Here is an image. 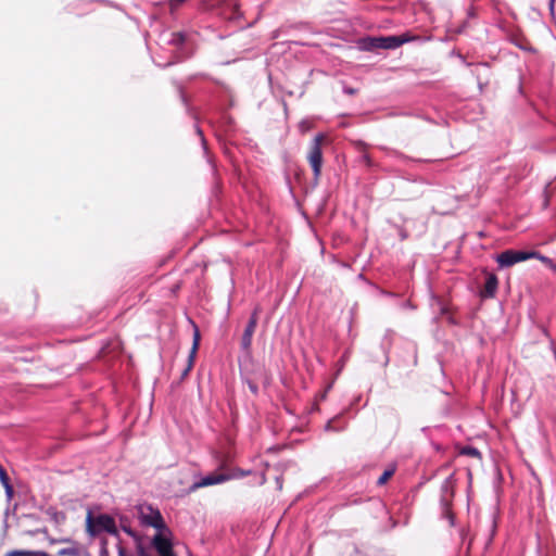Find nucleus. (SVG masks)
Returning a JSON list of instances; mask_svg holds the SVG:
<instances>
[{
    "label": "nucleus",
    "mask_w": 556,
    "mask_h": 556,
    "mask_svg": "<svg viewBox=\"0 0 556 556\" xmlns=\"http://www.w3.org/2000/svg\"><path fill=\"white\" fill-rule=\"evenodd\" d=\"M455 475L446 477L440 486V507L441 516L448 520L451 527L455 526V516L452 511V501L454 497Z\"/></svg>",
    "instance_id": "obj_1"
},
{
    "label": "nucleus",
    "mask_w": 556,
    "mask_h": 556,
    "mask_svg": "<svg viewBox=\"0 0 556 556\" xmlns=\"http://www.w3.org/2000/svg\"><path fill=\"white\" fill-rule=\"evenodd\" d=\"M173 536V531L167 525L155 529V533L150 540V546L155 549L160 556H176Z\"/></svg>",
    "instance_id": "obj_2"
},
{
    "label": "nucleus",
    "mask_w": 556,
    "mask_h": 556,
    "mask_svg": "<svg viewBox=\"0 0 556 556\" xmlns=\"http://www.w3.org/2000/svg\"><path fill=\"white\" fill-rule=\"evenodd\" d=\"M136 508L139 523L142 527L159 529L167 525L159 508L153 507L150 504H140Z\"/></svg>",
    "instance_id": "obj_3"
},
{
    "label": "nucleus",
    "mask_w": 556,
    "mask_h": 556,
    "mask_svg": "<svg viewBox=\"0 0 556 556\" xmlns=\"http://www.w3.org/2000/svg\"><path fill=\"white\" fill-rule=\"evenodd\" d=\"M324 140L323 134H317L311 142L309 152L307 155L308 163L313 170L314 184L317 185L323 167V151L321 141Z\"/></svg>",
    "instance_id": "obj_4"
},
{
    "label": "nucleus",
    "mask_w": 556,
    "mask_h": 556,
    "mask_svg": "<svg viewBox=\"0 0 556 556\" xmlns=\"http://www.w3.org/2000/svg\"><path fill=\"white\" fill-rule=\"evenodd\" d=\"M115 519L109 514H99L92 516L89 511L86 517V531L94 538L102 532H106Z\"/></svg>",
    "instance_id": "obj_5"
},
{
    "label": "nucleus",
    "mask_w": 556,
    "mask_h": 556,
    "mask_svg": "<svg viewBox=\"0 0 556 556\" xmlns=\"http://www.w3.org/2000/svg\"><path fill=\"white\" fill-rule=\"evenodd\" d=\"M533 255L534 254L529 253V251L509 249L497 254L495 260L501 268H507L517 263L530 260Z\"/></svg>",
    "instance_id": "obj_6"
},
{
    "label": "nucleus",
    "mask_w": 556,
    "mask_h": 556,
    "mask_svg": "<svg viewBox=\"0 0 556 556\" xmlns=\"http://www.w3.org/2000/svg\"><path fill=\"white\" fill-rule=\"evenodd\" d=\"M230 477L228 473L212 472L206 476H195L192 484L189 485L187 493L195 492L201 488L216 485L229 481Z\"/></svg>",
    "instance_id": "obj_7"
},
{
    "label": "nucleus",
    "mask_w": 556,
    "mask_h": 556,
    "mask_svg": "<svg viewBox=\"0 0 556 556\" xmlns=\"http://www.w3.org/2000/svg\"><path fill=\"white\" fill-rule=\"evenodd\" d=\"M412 40H414V37L409 36L408 33L402 35L380 36L376 39L379 49H396Z\"/></svg>",
    "instance_id": "obj_8"
},
{
    "label": "nucleus",
    "mask_w": 556,
    "mask_h": 556,
    "mask_svg": "<svg viewBox=\"0 0 556 556\" xmlns=\"http://www.w3.org/2000/svg\"><path fill=\"white\" fill-rule=\"evenodd\" d=\"M257 314H258V309L255 308L251 313V315L249 317V320L247 323V326L244 328V331L242 333L241 343L240 344H241V349L244 350V351H249L251 349L253 333L255 331V328H256V325H257V321H258Z\"/></svg>",
    "instance_id": "obj_9"
},
{
    "label": "nucleus",
    "mask_w": 556,
    "mask_h": 556,
    "mask_svg": "<svg viewBox=\"0 0 556 556\" xmlns=\"http://www.w3.org/2000/svg\"><path fill=\"white\" fill-rule=\"evenodd\" d=\"M249 367V377L254 380H258L263 383L265 388L270 386L271 377L266 367L261 363H255L254 361H250V364H247Z\"/></svg>",
    "instance_id": "obj_10"
},
{
    "label": "nucleus",
    "mask_w": 556,
    "mask_h": 556,
    "mask_svg": "<svg viewBox=\"0 0 556 556\" xmlns=\"http://www.w3.org/2000/svg\"><path fill=\"white\" fill-rule=\"evenodd\" d=\"M119 529L128 534L135 542V546L137 547L138 544H143L144 536L140 534L139 532L135 531L130 527L129 519L125 516L119 517Z\"/></svg>",
    "instance_id": "obj_11"
},
{
    "label": "nucleus",
    "mask_w": 556,
    "mask_h": 556,
    "mask_svg": "<svg viewBox=\"0 0 556 556\" xmlns=\"http://www.w3.org/2000/svg\"><path fill=\"white\" fill-rule=\"evenodd\" d=\"M498 287V279L495 274H488L484 282V288L480 292V296L483 299L494 298Z\"/></svg>",
    "instance_id": "obj_12"
},
{
    "label": "nucleus",
    "mask_w": 556,
    "mask_h": 556,
    "mask_svg": "<svg viewBox=\"0 0 556 556\" xmlns=\"http://www.w3.org/2000/svg\"><path fill=\"white\" fill-rule=\"evenodd\" d=\"M392 334L393 332L391 330H387L381 342H380V349L383 353V363L382 365L386 367L390 363V350L392 346Z\"/></svg>",
    "instance_id": "obj_13"
},
{
    "label": "nucleus",
    "mask_w": 556,
    "mask_h": 556,
    "mask_svg": "<svg viewBox=\"0 0 556 556\" xmlns=\"http://www.w3.org/2000/svg\"><path fill=\"white\" fill-rule=\"evenodd\" d=\"M240 378L243 383H245L250 390V392L257 396L260 394V389L256 383L257 380L252 379L249 377V367L248 365H244L243 367H240Z\"/></svg>",
    "instance_id": "obj_14"
},
{
    "label": "nucleus",
    "mask_w": 556,
    "mask_h": 556,
    "mask_svg": "<svg viewBox=\"0 0 556 556\" xmlns=\"http://www.w3.org/2000/svg\"><path fill=\"white\" fill-rule=\"evenodd\" d=\"M194 128H195L197 135L200 137L203 154H204V156L206 159V162L211 165L213 174H215L216 173V167H215V164H214L212 157L210 156L207 141H206L205 137H204L203 130L199 126V124H195Z\"/></svg>",
    "instance_id": "obj_15"
},
{
    "label": "nucleus",
    "mask_w": 556,
    "mask_h": 556,
    "mask_svg": "<svg viewBox=\"0 0 556 556\" xmlns=\"http://www.w3.org/2000/svg\"><path fill=\"white\" fill-rule=\"evenodd\" d=\"M381 149L383 151H386L389 156L397 159V160L403 161V162H418V163L430 162V160L414 159L412 156H408V155L402 153L399 150L390 149V148H387V147H381Z\"/></svg>",
    "instance_id": "obj_16"
},
{
    "label": "nucleus",
    "mask_w": 556,
    "mask_h": 556,
    "mask_svg": "<svg viewBox=\"0 0 556 556\" xmlns=\"http://www.w3.org/2000/svg\"><path fill=\"white\" fill-rule=\"evenodd\" d=\"M339 420H341V414H338L333 418L329 419L326 422L324 430L327 432H341V431L345 430L348 427V422H344L341 426H334V422H337Z\"/></svg>",
    "instance_id": "obj_17"
},
{
    "label": "nucleus",
    "mask_w": 556,
    "mask_h": 556,
    "mask_svg": "<svg viewBox=\"0 0 556 556\" xmlns=\"http://www.w3.org/2000/svg\"><path fill=\"white\" fill-rule=\"evenodd\" d=\"M4 556H49L45 551L12 549Z\"/></svg>",
    "instance_id": "obj_18"
},
{
    "label": "nucleus",
    "mask_w": 556,
    "mask_h": 556,
    "mask_svg": "<svg viewBox=\"0 0 556 556\" xmlns=\"http://www.w3.org/2000/svg\"><path fill=\"white\" fill-rule=\"evenodd\" d=\"M192 324H193V337H192V346H191L189 355L191 356V358H195V354H197V351L200 345L201 336H200V330H199L198 326L194 323H192Z\"/></svg>",
    "instance_id": "obj_19"
},
{
    "label": "nucleus",
    "mask_w": 556,
    "mask_h": 556,
    "mask_svg": "<svg viewBox=\"0 0 556 556\" xmlns=\"http://www.w3.org/2000/svg\"><path fill=\"white\" fill-rule=\"evenodd\" d=\"M377 37H365L359 40V47L364 51H372L378 48V42L376 41Z\"/></svg>",
    "instance_id": "obj_20"
},
{
    "label": "nucleus",
    "mask_w": 556,
    "mask_h": 556,
    "mask_svg": "<svg viewBox=\"0 0 556 556\" xmlns=\"http://www.w3.org/2000/svg\"><path fill=\"white\" fill-rule=\"evenodd\" d=\"M405 350L409 354V359L406 361V365L416 366L417 365V346L414 343L408 342L405 345Z\"/></svg>",
    "instance_id": "obj_21"
},
{
    "label": "nucleus",
    "mask_w": 556,
    "mask_h": 556,
    "mask_svg": "<svg viewBox=\"0 0 556 556\" xmlns=\"http://www.w3.org/2000/svg\"><path fill=\"white\" fill-rule=\"evenodd\" d=\"M529 253L534 254L532 256V258H536V260L541 261L542 263H544L545 265H547L553 270H556V264L554 263V261L551 257L542 255L541 253H539L536 251H529Z\"/></svg>",
    "instance_id": "obj_22"
},
{
    "label": "nucleus",
    "mask_w": 556,
    "mask_h": 556,
    "mask_svg": "<svg viewBox=\"0 0 556 556\" xmlns=\"http://www.w3.org/2000/svg\"><path fill=\"white\" fill-rule=\"evenodd\" d=\"M186 41V34L184 31H176L170 35L168 42L174 46H181Z\"/></svg>",
    "instance_id": "obj_23"
},
{
    "label": "nucleus",
    "mask_w": 556,
    "mask_h": 556,
    "mask_svg": "<svg viewBox=\"0 0 556 556\" xmlns=\"http://www.w3.org/2000/svg\"><path fill=\"white\" fill-rule=\"evenodd\" d=\"M460 455L481 458V452L471 445H466L460 450Z\"/></svg>",
    "instance_id": "obj_24"
},
{
    "label": "nucleus",
    "mask_w": 556,
    "mask_h": 556,
    "mask_svg": "<svg viewBox=\"0 0 556 556\" xmlns=\"http://www.w3.org/2000/svg\"><path fill=\"white\" fill-rule=\"evenodd\" d=\"M394 473V468L386 469L382 475L378 478L377 484L383 485Z\"/></svg>",
    "instance_id": "obj_25"
},
{
    "label": "nucleus",
    "mask_w": 556,
    "mask_h": 556,
    "mask_svg": "<svg viewBox=\"0 0 556 556\" xmlns=\"http://www.w3.org/2000/svg\"><path fill=\"white\" fill-rule=\"evenodd\" d=\"M1 484L4 488L7 498L11 500L14 494V489L13 485L11 484L10 478L5 479V481L1 482Z\"/></svg>",
    "instance_id": "obj_26"
},
{
    "label": "nucleus",
    "mask_w": 556,
    "mask_h": 556,
    "mask_svg": "<svg viewBox=\"0 0 556 556\" xmlns=\"http://www.w3.org/2000/svg\"><path fill=\"white\" fill-rule=\"evenodd\" d=\"M58 556H79V552L75 547H65L58 551Z\"/></svg>",
    "instance_id": "obj_27"
},
{
    "label": "nucleus",
    "mask_w": 556,
    "mask_h": 556,
    "mask_svg": "<svg viewBox=\"0 0 556 556\" xmlns=\"http://www.w3.org/2000/svg\"><path fill=\"white\" fill-rule=\"evenodd\" d=\"M250 473H251V470H244V469L236 468V469H233L232 473H228V475H229L230 480H231V479H239V478L247 477Z\"/></svg>",
    "instance_id": "obj_28"
},
{
    "label": "nucleus",
    "mask_w": 556,
    "mask_h": 556,
    "mask_svg": "<svg viewBox=\"0 0 556 556\" xmlns=\"http://www.w3.org/2000/svg\"><path fill=\"white\" fill-rule=\"evenodd\" d=\"M193 364H194V358H191V356L189 355L188 356V364H187L186 368L182 370V372L180 375V379L181 380L185 379L188 376L189 371L193 367Z\"/></svg>",
    "instance_id": "obj_29"
},
{
    "label": "nucleus",
    "mask_w": 556,
    "mask_h": 556,
    "mask_svg": "<svg viewBox=\"0 0 556 556\" xmlns=\"http://www.w3.org/2000/svg\"><path fill=\"white\" fill-rule=\"evenodd\" d=\"M47 514L51 517V519L59 521V516H61L64 519V514L59 513L55 508L49 507L47 510Z\"/></svg>",
    "instance_id": "obj_30"
},
{
    "label": "nucleus",
    "mask_w": 556,
    "mask_h": 556,
    "mask_svg": "<svg viewBox=\"0 0 556 556\" xmlns=\"http://www.w3.org/2000/svg\"><path fill=\"white\" fill-rule=\"evenodd\" d=\"M99 556H110L109 549H108V540L102 539L100 542V551Z\"/></svg>",
    "instance_id": "obj_31"
},
{
    "label": "nucleus",
    "mask_w": 556,
    "mask_h": 556,
    "mask_svg": "<svg viewBox=\"0 0 556 556\" xmlns=\"http://www.w3.org/2000/svg\"><path fill=\"white\" fill-rule=\"evenodd\" d=\"M106 533L115 536L118 541H121L119 530H118V528L116 526L115 520L113 521V523L111 525V528H109Z\"/></svg>",
    "instance_id": "obj_32"
},
{
    "label": "nucleus",
    "mask_w": 556,
    "mask_h": 556,
    "mask_svg": "<svg viewBox=\"0 0 556 556\" xmlns=\"http://www.w3.org/2000/svg\"><path fill=\"white\" fill-rule=\"evenodd\" d=\"M187 0H168V5L170 12L176 11L181 4H184Z\"/></svg>",
    "instance_id": "obj_33"
},
{
    "label": "nucleus",
    "mask_w": 556,
    "mask_h": 556,
    "mask_svg": "<svg viewBox=\"0 0 556 556\" xmlns=\"http://www.w3.org/2000/svg\"><path fill=\"white\" fill-rule=\"evenodd\" d=\"M361 160L362 162L365 163V165L367 167H374L375 166V163L374 161L371 160L370 155L368 153H363L362 156H361Z\"/></svg>",
    "instance_id": "obj_34"
},
{
    "label": "nucleus",
    "mask_w": 556,
    "mask_h": 556,
    "mask_svg": "<svg viewBox=\"0 0 556 556\" xmlns=\"http://www.w3.org/2000/svg\"><path fill=\"white\" fill-rule=\"evenodd\" d=\"M178 91H179V97H180V100L182 102V104L186 106L187 111L189 110V104H188V101H187V97L181 88V86L179 85L178 86Z\"/></svg>",
    "instance_id": "obj_35"
},
{
    "label": "nucleus",
    "mask_w": 556,
    "mask_h": 556,
    "mask_svg": "<svg viewBox=\"0 0 556 556\" xmlns=\"http://www.w3.org/2000/svg\"><path fill=\"white\" fill-rule=\"evenodd\" d=\"M439 305H440V315L447 316L450 314L448 307L445 304H443L442 302H439Z\"/></svg>",
    "instance_id": "obj_36"
},
{
    "label": "nucleus",
    "mask_w": 556,
    "mask_h": 556,
    "mask_svg": "<svg viewBox=\"0 0 556 556\" xmlns=\"http://www.w3.org/2000/svg\"><path fill=\"white\" fill-rule=\"evenodd\" d=\"M446 321L452 325V326H458V320L452 315V314H448L446 316Z\"/></svg>",
    "instance_id": "obj_37"
},
{
    "label": "nucleus",
    "mask_w": 556,
    "mask_h": 556,
    "mask_svg": "<svg viewBox=\"0 0 556 556\" xmlns=\"http://www.w3.org/2000/svg\"><path fill=\"white\" fill-rule=\"evenodd\" d=\"M8 478H9L8 472L5 471V469L0 464V482H4L5 479H8Z\"/></svg>",
    "instance_id": "obj_38"
},
{
    "label": "nucleus",
    "mask_w": 556,
    "mask_h": 556,
    "mask_svg": "<svg viewBox=\"0 0 556 556\" xmlns=\"http://www.w3.org/2000/svg\"><path fill=\"white\" fill-rule=\"evenodd\" d=\"M399 236L402 241L408 238L407 231L402 227H399Z\"/></svg>",
    "instance_id": "obj_39"
},
{
    "label": "nucleus",
    "mask_w": 556,
    "mask_h": 556,
    "mask_svg": "<svg viewBox=\"0 0 556 556\" xmlns=\"http://www.w3.org/2000/svg\"><path fill=\"white\" fill-rule=\"evenodd\" d=\"M116 548L118 556H127L125 548L121 545V542H118Z\"/></svg>",
    "instance_id": "obj_40"
},
{
    "label": "nucleus",
    "mask_w": 556,
    "mask_h": 556,
    "mask_svg": "<svg viewBox=\"0 0 556 556\" xmlns=\"http://www.w3.org/2000/svg\"><path fill=\"white\" fill-rule=\"evenodd\" d=\"M517 47L521 50H525V51H529V52H535V49L532 48V47H527V46H521V45H517Z\"/></svg>",
    "instance_id": "obj_41"
},
{
    "label": "nucleus",
    "mask_w": 556,
    "mask_h": 556,
    "mask_svg": "<svg viewBox=\"0 0 556 556\" xmlns=\"http://www.w3.org/2000/svg\"><path fill=\"white\" fill-rule=\"evenodd\" d=\"M402 307L403 308H415V306L409 302V301H405L403 304H402Z\"/></svg>",
    "instance_id": "obj_42"
},
{
    "label": "nucleus",
    "mask_w": 556,
    "mask_h": 556,
    "mask_svg": "<svg viewBox=\"0 0 556 556\" xmlns=\"http://www.w3.org/2000/svg\"><path fill=\"white\" fill-rule=\"evenodd\" d=\"M357 148H358V150H365L367 148V143L364 141H358Z\"/></svg>",
    "instance_id": "obj_43"
},
{
    "label": "nucleus",
    "mask_w": 556,
    "mask_h": 556,
    "mask_svg": "<svg viewBox=\"0 0 556 556\" xmlns=\"http://www.w3.org/2000/svg\"><path fill=\"white\" fill-rule=\"evenodd\" d=\"M467 535H468L467 531H466L465 529H462V530H460V538H462V541H463V542H465V541H466Z\"/></svg>",
    "instance_id": "obj_44"
},
{
    "label": "nucleus",
    "mask_w": 556,
    "mask_h": 556,
    "mask_svg": "<svg viewBox=\"0 0 556 556\" xmlns=\"http://www.w3.org/2000/svg\"><path fill=\"white\" fill-rule=\"evenodd\" d=\"M555 1L556 0H549L548 1V8H549L551 13H554Z\"/></svg>",
    "instance_id": "obj_45"
},
{
    "label": "nucleus",
    "mask_w": 556,
    "mask_h": 556,
    "mask_svg": "<svg viewBox=\"0 0 556 556\" xmlns=\"http://www.w3.org/2000/svg\"><path fill=\"white\" fill-rule=\"evenodd\" d=\"M491 528H492V530H491V531H492V533H491V536H490V539H489L488 544L492 541V536H493L494 531H495V522H494V520H492Z\"/></svg>",
    "instance_id": "obj_46"
},
{
    "label": "nucleus",
    "mask_w": 556,
    "mask_h": 556,
    "mask_svg": "<svg viewBox=\"0 0 556 556\" xmlns=\"http://www.w3.org/2000/svg\"><path fill=\"white\" fill-rule=\"evenodd\" d=\"M476 67H477V68H479V67H485V68H488V67H489V64H488L486 62L478 63V64L476 65Z\"/></svg>",
    "instance_id": "obj_47"
},
{
    "label": "nucleus",
    "mask_w": 556,
    "mask_h": 556,
    "mask_svg": "<svg viewBox=\"0 0 556 556\" xmlns=\"http://www.w3.org/2000/svg\"><path fill=\"white\" fill-rule=\"evenodd\" d=\"M344 422H348L346 420L343 419V417L341 416V420L334 422V426H341L343 425Z\"/></svg>",
    "instance_id": "obj_48"
},
{
    "label": "nucleus",
    "mask_w": 556,
    "mask_h": 556,
    "mask_svg": "<svg viewBox=\"0 0 556 556\" xmlns=\"http://www.w3.org/2000/svg\"><path fill=\"white\" fill-rule=\"evenodd\" d=\"M429 430H430V428H429V427H422V428H421V431H422L424 433H428V431H429Z\"/></svg>",
    "instance_id": "obj_49"
},
{
    "label": "nucleus",
    "mask_w": 556,
    "mask_h": 556,
    "mask_svg": "<svg viewBox=\"0 0 556 556\" xmlns=\"http://www.w3.org/2000/svg\"><path fill=\"white\" fill-rule=\"evenodd\" d=\"M345 92L350 93V94H353L355 92V90L350 88V89H345Z\"/></svg>",
    "instance_id": "obj_50"
},
{
    "label": "nucleus",
    "mask_w": 556,
    "mask_h": 556,
    "mask_svg": "<svg viewBox=\"0 0 556 556\" xmlns=\"http://www.w3.org/2000/svg\"><path fill=\"white\" fill-rule=\"evenodd\" d=\"M330 388H331V386H329V387H328V389H327L326 391H328ZM326 393H327V392H325V393L323 394V396H321L323 399H324V397H326Z\"/></svg>",
    "instance_id": "obj_51"
},
{
    "label": "nucleus",
    "mask_w": 556,
    "mask_h": 556,
    "mask_svg": "<svg viewBox=\"0 0 556 556\" xmlns=\"http://www.w3.org/2000/svg\"><path fill=\"white\" fill-rule=\"evenodd\" d=\"M27 533L30 534V535H34L36 532L35 531H28Z\"/></svg>",
    "instance_id": "obj_52"
},
{
    "label": "nucleus",
    "mask_w": 556,
    "mask_h": 556,
    "mask_svg": "<svg viewBox=\"0 0 556 556\" xmlns=\"http://www.w3.org/2000/svg\"><path fill=\"white\" fill-rule=\"evenodd\" d=\"M387 295L393 296L392 292H386Z\"/></svg>",
    "instance_id": "obj_53"
},
{
    "label": "nucleus",
    "mask_w": 556,
    "mask_h": 556,
    "mask_svg": "<svg viewBox=\"0 0 556 556\" xmlns=\"http://www.w3.org/2000/svg\"><path fill=\"white\" fill-rule=\"evenodd\" d=\"M465 64H466L467 66H471V65H473L472 63H468V62H465Z\"/></svg>",
    "instance_id": "obj_54"
},
{
    "label": "nucleus",
    "mask_w": 556,
    "mask_h": 556,
    "mask_svg": "<svg viewBox=\"0 0 556 556\" xmlns=\"http://www.w3.org/2000/svg\"><path fill=\"white\" fill-rule=\"evenodd\" d=\"M358 278H359V279H363V278H364V275H363V274H359V275H358Z\"/></svg>",
    "instance_id": "obj_55"
},
{
    "label": "nucleus",
    "mask_w": 556,
    "mask_h": 556,
    "mask_svg": "<svg viewBox=\"0 0 556 556\" xmlns=\"http://www.w3.org/2000/svg\"><path fill=\"white\" fill-rule=\"evenodd\" d=\"M434 448L439 451V450H440V446H439L438 444H435V445H434Z\"/></svg>",
    "instance_id": "obj_56"
}]
</instances>
